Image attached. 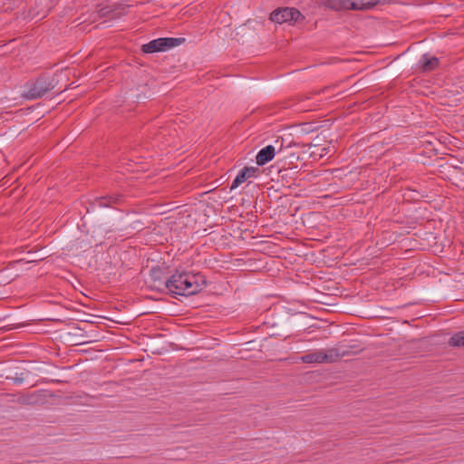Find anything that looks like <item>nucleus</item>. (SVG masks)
I'll use <instances>...</instances> for the list:
<instances>
[{
  "label": "nucleus",
  "mask_w": 464,
  "mask_h": 464,
  "mask_svg": "<svg viewBox=\"0 0 464 464\" xmlns=\"http://www.w3.org/2000/svg\"><path fill=\"white\" fill-rule=\"evenodd\" d=\"M205 285L206 280L202 275L177 271L169 277L167 290L172 296H188L198 294Z\"/></svg>",
  "instance_id": "1"
},
{
  "label": "nucleus",
  "mask_w": 464,
  "mask_h": 464,
  "mask_svg": "<svg viewBox=\"0 0 464 464\" xmlns=\"http://www.w3.org/2000/svg\"><path fill=\"white\" fill-rule=\"evenodd\" d=\"M362 351L358 345H337L327 350H322L324 363H332L341 360L343 357L357 354Z\"/></svg>",
  "instance_id": "2"
},
{
  "label": "nucleus",
  "mask_w": 464,
  "mask_h": 464,
  "mask_svg": "<svg viewBox=\"0 0 464 464\" xmlns=\"http://www.w3.org/2000/svg\"><path fill=\"white\" fill-rule=\"evenodd\" d=\"M184 38H174V37H166V38H158L154 39L148 44H145L141 46V51L144 53H153L158 52H165L170 48L176 47L180 44L184 43Z\"/></svg>",
  "instance_id": "3"
},
{
  "label": "nucleus",
  "mask_w": 464,
  "mask_h": 464,
  "mask_svg": "<svg viewBox=\"0 0 464 464\" xmlns=\"http://www.w3.org/2000/svg\"><path fill=\"white\" fill-rule=\"evenodd\" d=\"M54 86L53 81H49L45 77H39L34 82L28 84V89L24 96L28 100H36L44 96Z\"/></svg>",
  "instance_id": "4"
},
{
  "label": "nucleus",
  "mask_w": 464,
  "mask_h": 464,
  "mask_svg": "<svg viewBox=\"0 0 464 464\" xmlns=\"http://www.w3.org/2000/svg\"><path fill=\"white\" fill-rule=\"evenodd\" d=\"M299 18L304 16L294 7L278 8L270 14V20L277 24L296 22Z\"/></svg>",
  "instance_id": "5"
},
{
  "label": "nucleus",
  "mask_w": 464,
  "mask_h": 464,
  "mask_svg": "<svg viewBox=\"0 0 464 464\" xmlns=\"http://www.w3.org/2000/svg\"><path fill=\"white\" fill-rule=\"evenodd\" d=\"M149 284L152 289L159 291L167 290L169 277L166 276L165 270L160 266L152 267L150 271Z\"/></svg>",
  "instance_id": "6"
},
{
  "label": "nucleus",
  "mask_w": 464,
  "mask_h": 464,
  "mask_svg": "<svg viewBox=\"0 0 464 464\" xmlns=\"http://www.w3.org/2000/svg\"><path fill=\"white\" fill-rule=\"evenodd\" d=\"M15 401L24 406L40 405L45 402V395L42 391L30 393H21Z\"/></svg>",
  "instance_id": "7"
},
{
  "label": "nucleus",
  "mask_w": 464,
  "mask_h": 464,
  "mask_svg": "<svg viewBox=\"0 0 464 464\" xmlns=\"http://www.w3.org/2000/svg\"><path fill=\"white\" fill-rule=\"evenodd\" d=\"M257 168L255 167H244L237 174L236 179L233 180L230 189H234L240 186L242 183L247 181L250 178L256 177Z\"/></svg>",
  "instance_id": "8"
},
{
  "label": "nucleus",
  "mask_w": 464,
  "mask_h": 464,
  "mask_svg": "<svg viewBox=\"0 0 464 464\" xmlns=\"http://www.w3.org/2000/svg\"><path fill=\"white\" fill-rule=\"evenodd\" d=\"M124 14H126V7L122 5L104 6L98 11L99 17L109 19H117Z\"/></svg>",
  "instance_id": "9"
},
{
  "label": "nucleus",
  "mask_w": 464,
  "mask_h": 464,
  "mask_svg": "<svg viewBox=\"0 0 464 464\" xmlns=\"http://www.w3.org/2000/svg\"><path fill=\"white\" fill-rule=\"evenodd\" d=\"M276 154L275 147L267 145L260 150L256 157V161L258 166H263L273 160Z\"/></svg>",
  "instance_id": "10"
},
{
  "label": "nucleus",
  "mask_w": 464,
  "mask_h": 464,
  "mask_svg": "<svg viewBox=\"0 0 464 464\" xmlns=\"http://www.w3.org/2000/svg\"><path fill=\"white\" fill-rule=\"evenodd\" d=\"M350 9L354 11L370 10L381 3V0H350Z\"/></svg>",
  "instance_id": "11"
},
{
  "label": "nucleus",
  "mask_w": 464,
  "mask_h": 464,
  "mask_svg": "<svg viewBox=\"0 0 464 464\" xmlns=\"http://www.w3.org/2000/svg\"><path fill=\"white\" fill-rule=\"evenodd\" d=\"M320 3L324 6L335 11L351 10L350 0H320Z\"/></svg>",
  "instance_id": "12"
},
{
  "label": "nucleus",
  "mask_w": 464,
  "mask_h": 464,
  "mask_svg": "<svg viewBox=\"0 0 464 464\" xmlns=\"http://www.w3.org/2000/svg\"><path fill=\"white\" fill-rule=\"evenodd\" d=\"M419 63L421 71L427 72L433 71L439 66V59L437 57H429L428 54H423Z\"/></svg>",
  "instance_id": "13"
},
{
  "label": "nucleus",
  "mask_w": 464,
  "mask_h": 464,
  "mask_svg": "<svg viewBox=\"0 0 464 464\" xmlns=\"http://www.w3.org/2000/svg\"><path fill=\"white\" fill-rule=\"evenodd\" d=\"M300 361L304 363H324L322 350L304 354L300 358Z\"/></svg>",
  "instance_id": "14"
},
{
  "label": "nucleus",
  "mask_w": 464,
  "mask_h": 464,
  "mask_svg": "<svg viewBox=\"0 0 464 464\" xmlns=\"http://www.w3.org/2000/svg\"><path fill=\"white\" fill-rule=\"evenodd\" d=\"M97 204L99 207H111L113 204H119L121 202L120 197H102L97 198Z\"/></svg>",
  "instance_id": "15"
},
{
  "label": "nucleus",
  "mask_w": 464,
  "mask_h": 464,
  "mask_svg": "<svg viewBox=\"0 0 464 464\" xmlns=\"http://www.w3.org/2000/svg\"><path fill=\"white\" fill-rule=\"evenodd\" d=\"M449 345L453 347H464V331L452 335L449 340Z\"/></svg>",
  "instance_id": "16"
},
{
  "label": "nucleus",
  "mask_w": 464,
  "mask_h": 464,
  "mask_svg": "<svg viewBox=\"0 0 464 464\" xmlns=\"http://www.w3.org/2000/svg\"><path fill=\"white\" fill-rule=\"evenodd\" d=\"M6 379H11V380H13V382L14 383H17V384H21L24 380V377H17V376L14 377V378L6 377Z\"/></svg>",
  "instance_id": "17"
},
{
  "label": "nucleus",
  "mask_w": 464,
  "mask_h": 464,
  "mask_svg": "<svg viewBox=\"0 0 464 464\" xmlns=\"http://www.w3.org/2000/svg\"><path fill=\"white\" fill-rule=\"evenodd\" d=\"M384 3H391L392 0H383Z\"/></svg>",
  "instance_id": "18"
}]
</instances>
